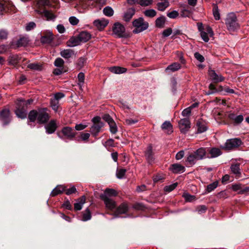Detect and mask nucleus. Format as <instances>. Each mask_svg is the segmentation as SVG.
Segmentation results:
<instances>
[{"mask_svg":"<svg viewBox=\"0 0 249 249\" xmlns=\"http://www.w3.org/2000/svg\"><path fill=\"white\" fill-rule=\"evenodd\" d=\"M170 169L174 173H180L185 171V167L178 163L172 164L170 167Z\"/></svg>","mask_w":249,"mask_h":249,"instance_id":"a211bd4d","label":"nucleus"},{"mask_svg":"<svg viewBox=\"0 0 249 249\" xmlns=\"http://www.w3.org/2000/svg\"><path fill=\"white\" fill-rule=\"evenodd\" d=\"M108 125L109 126V130L110 132L112 134L116 133L118 131V128L114 121L111 122L108 124Z\"/></svg>","mask_w":249,"mask_h":249,"instance_id":"a19ab883","label":"nucleus"},{"mask_svg":"<svg viewBox=\"0 0 249 249\" xmlns=\"http://www.w3.org/2000/svg\"><path fill=\"white\" fill-rule=\"evenodd\" d=\"M197 131L198 133H202L207 130V127L205 124H201L200 123H197Z\"/></svg>","mask_w":249,"mask_h":249,"instance_id":"09e8293b","label":"nucleus"},{"mask_svg":"<svg viewBox=\"0 0 249 249\" xmlns=\"http://www.w3.org/2000/svg\"><path fill=\"white\" fill-rule=\"evenodd\" d=\"M113 34L119 38H126L130 36L129 34L125 32L124 25L119 22H116L112 27Z\"/></svg>","mask_w":249,"mask_h":249,"instance_id":"20e7f679","label":"nucleus"},{"mask_svg":"<svg viewBox=\"0 0 249 249\" xmlns=\"http://www.w3.org/2000/svg\"><path fill=\"white\" fill-rule=\"evenodd\" d=\"M178 185V183L176 182L172 184L167 185L164 187V191L166 192L169 193L175 189Z\"/></svg>","mask_w":249,"mask_h":249,"instance_id":"a18cd8bd","label":"nucleus"},{"mask_svg":"<svg viewBox=\"0 0 249 249\" xmlns=\"http://www.w3.org/2000/svg\"><path fill=\"white\" fill-rule=\"evenodd\" d=\"M206 149L200 147L192 152H190L187 155L186 161L189 166L195 165L197 160L206 158Z\"/></svg>","mask_w":249,"mask_h":249,"instance_id":"f03ea898","label":"nucleus"},{"mask_svg":"<svg viewBox=\"0 0 249 249\" xmlns=\"http://www.w3.org/2000/svg\"><path fill=\"white\" fill-rule=\"evenodd\" d=\"M51 106L53 110L57 111L58 108L59 101L57 99L52 98L50 101Z\"/></svg>","mask_w":249,"mask_h":249,"instance_id":"c03bdc74","label":"nucleus"},{"mask_svg":"<svg viewBox=\"0 0 249 249\" xmlns=\"http://www.w3.org/2000/svg\"><path fill=\"white\" fill-rule=\"evenodd\" d=\"M177 82L176 80L173 78L171 79V88L173 92L175 93L177 90Z\"/></svg>","mask_w":249,"mask_h":249,"instance_id":"13d9d810","label":"nucleus"},{"mask_svg":"<svg viewBox=\"0 0 249 249\" xmlns=\"http://www.w3.org/2000/svg\"><path fill=\"white\" fill-rule=\"evenodd\" d=\"M167 16L171 18H175L178 16V13L177 11H173L168 13Z\"/></svg>","mask_w":249,"mask_h":249,"instance_id":"bf43d9fd","label":"nucleus"},{"mask_svg":"<svg viewBox=\"0 0 249 249\" xmlns=\"http://www.w3.org/2000/svg\"><path fill=\"white\" fill-rule=\"evenodd\" d=\"M208 35V34L205 31L201 32L200 33V36L202 40L205 42H208L209 40V38Z\"/></svg>","mask_w":249,"mask_h":249,"instance_id":"052dcab7","label":"nucleus"},{"mask_svg":"<svg viewBox=\"0 0 249 249\" xmlns=\"http://www.w3.org/2000/svg\"><path fill=\"white\" fill-rule=\"evenodd\" d=\"M227 29L230 31H234L239 27L236 15L231 13L228 15L225 21Z\"/></svg>","mask_w":249,"mask_h":249,"instance_id":"7ed1b4c3","label":"nucleus"},{"mask_svg":"<svg viewBox=\"0 0 249 249\" xmlns=\"http://www.w3.org/2000/svg\"><path fill=\"white\" fill-rule=\"evenodd\" d=\"M91 215L90 212L88 208H87L83 213V217L82 220L84 221L89 220L91 219Z\"/></svg>","mask_w":249,"mask_h":249,"instance_id":"e433bc0d","label":"nucleus"},{"mask_svg":"<svg viewBox=\"0 0 249 249\" xmlns=\"http://www.w3.org/2000/svg\"><path fill=\"white\" fill-rule=\"evenodd\" d=\"M86 197L83 196L79 199H77L76 202L74 204V209L75 211L81 210L83 204L85 203Z\"/></svg>","mask_w":249,"mask_h":249,"instance_id":"b1692460","label":"nucleus"},{"mask_svg":"<svg viewBox=\"0 0 249 249\" xmlns=\"http://www.w3.org/2000/svg\"><path fill=\"white\" fill-rule=\"evenodd\" d=\"M161 128L168 134L173 132V126L169 121H165L161 125Z\"/></svg>","mask_w":249,"mask_h":249,"instance_id":"393cba45","label":"nucleus"},{"mask_svg":"<svg viewBox=\"0 0 249 249\" xmlns=\"http://www.w3.org/2000/svg\"><path fill=\"white\" fill-rule=\"evenodd\" d=\"M26 108L23 107H19L17 106V109L15 110V114L18 118L25 119L27 116Z\"/></svg>","mask_w":249,"mask_h":249,"instance_id":"2eb2a0df","label":"nucleus"},{"mask_svg":"<svg viewBox=\"0 0 249 249\" xmlns=\"http://www.w3.org/2000/svg\"><path fill=\"white\" fill-rule=\"evenodd\" d=\"M33 102V100L32 99H28L27 100H25L22 99H19L17 100L16 105L17 106L21 107L22 106L25 108H27L28 106L30 105Z\"/></svg>","mask_w":249,"mask_h":249,"instance_id":"4be33fe9","label":"nucleus"},{"mask_svg":"<svg viewBox=\"0 0 249 249\" xmlns=\"http://www.w3.org/2000/svg\"><path fill=\"white\" fill-rule=\"evenodd\" d=\"M53 39V35H45L41 37L40 41L42 43H50Z\"/></svg>","mask_w":249,"mask_h":249,"instance_id":"f704fd0d","label":"nucleus"},{"mask_svg":"<svg viewBox=\"0 0 249 249\" xmlns=\"http://www.w3.org/2000/svg\"><path fill=\"white\" fill-rule=\"evenodd\" d=\"M69 21L72 25H76L79 22V19L74 16L70 17Z\"/></svg>","mask_w":249,"mask_h":249,"instance_id":"6e6d98bb","label":"nucleus"},{"mask_svg":"<svg viewBox=\"0 0 249 249\" xmlns=\"http://www.w3.org/2000/svg\"><path fill=\"white\" fill-rule=\"evenodd\" d=\"M194 56L196 60H197L198 61L200 62H203L205 60L203 56L198 52H196L195 53Z\"/></svg>","mask_w":249,"mask_h":249,"instance_id":"4d7b16f0","label":"nucleus"},{"mask_svg":"<svg viewBox=\"0 0 249 249\" xmlns=\"http://www.w3.org/2000/svg\"><path fill=\"white\" fill-rule=\"evenodd\" d=\"M109 70L111 72L115 74H122L127 71L126 68L118 66L110 67Z\"/></svg>","mask_w":249,"mask_h":249,"instance_id":"bb28decb","label":"nucleus"},{"mask_svg":"<svg viewBox=\"0 0 249 249\" xmlns=\"http://www.w3.org/2000/svg\"><path fill=\"white\" fill-rule=\"evenodd\" d=\"M103 119L104 121L107 122L108 123V124H109L111 122H113L114 121L113 119L108 114L104 115L103 116Z\"/></svg>","mask_w":249,"mask_h":249,"instance_id":"e2e57ef3","label":"nucleus"},{"mask_svg":"<svg viewBox=\"0 0 249 249\" xmlns=\"http://www.w3.org/2000/svg\"><path fill=\"white\" fill-rule=\"evenodd\" d=\"M61 132L64 136L70 139H72L75 136V133L71 127H64Z\"/></svg>","mask_w":249,"mask_h":249,"instance_id":"f8f14e48","label":"nucleus"},{"mask_svg":"<svg viewBox=\"0 0 249 249\" xmlns=\"http://www.w3.org/2000/svg\"><path fill=\"white\" fill-rule=\"evenodd\" d=\"M172 33V30L171 28H169L163 31L162 35L165 37L169 36Z\"/></svg>","mask_w":249,"mask_h":249,"instance_id":"338daca9","label":"nucleus"},{"mask_svg":"<svg viewBox=\"0 0 249 249\" xmlns=\"http://www.w3.org/2000/svg\"><path fill=\"white\" fill-rule=\"evenodd\" d=\"M64 64V61L60 57L57 58L54 62V65L56 67L63 68Z\"/></svg>","mask_w":249,"mask_h":249,"instance_id":"37998d69","label":"nucleus"},{"mask_svg":"<svg viewBox=\"0 0 249 249\" xmlns=\"http://www.w3.org/2000/svg\"><path fill=\"white\" fill-rule=\"evenodd\" d=\"M135 13V10L134 8H129L124 14V19L125 21H129Z\"/></svg>","mask_w":249,"mask_h":249,"instance_id":"a878e982","label":"nucleus"},{"mask_svg":"<svg viewBox=\"0 0 249 249\" xmlns=\"http://www.w3.org/2000/svg\"><path fill=\"white\" fill-rule=\"evenodd\" d=\"M133 25L135 27L133 32L134 34L141 33L148 28V23L144 21L142 18H139L135 19L132 22Z\"/></svg>","mask_w":249,"mask_h":249,"instance_id":"423d86ee","label":"nucleus"},{"mask_svg":"<svg viewBox=\"0 0 249 249\" xmlns=\"http://www.w3.org/2000/svg\"><path fill=\"white\" fill-rule=\"evenodd\" d=\"M18 62V56L17 55H12L9 57V63L13 65L17 64Z\"/></svg>","mask_w":249,"mask_h":249,"instance_id":"de8ad7c7","label":"nucleus"},{"mask_svg":"<svg viewBox=\"0 0 249 249\" xmlns=\"http://www.w3.org/2000/svg\"><path fill=\"white\" fill-rule=\"evenodd\" d=\"M78 36L81 42H86L91 38L90 34L87 31H82Z\"/></svg>","mask_w":249,"mask_h":249,"instance_id":"5701e85b","label":"nucleus"},{"mask_svg":"<svg viewBox=\"0 0 249 249\" xmlns=\"http://www.w3.org/2000/svg\"><path fill=\"white\" fill-rule=\"evenodd\" d=\"M153 0H139L138 4L142 6H147L152 3Z\"/></svg>","mask_w":249,"mask_h":249,"instance_id":"8fccbe9b","label":"nucleus"},{"mask_svg":"<svg viewBox=\"0 0 249 249\" xmlns=\"http://www.w3.org/2000/svg\"><path fill=\"white\" fill-rule=\"evenodd\" d=\"M36 11L38 14L41 15L48 21H54L56 18V16L52 11L44 10L43 11L39 10H36Z\"/></svg>","mask_w":249,"mask_h":249,"instance_id":"6e6552de","label":"nucleus"},{"mask_svg":"<svg viewBox=\"0 0 249 249\" xmlns=\"http://www.w3.org/2000/svg\"><path fill=\"white\" fill-rule=\"evenodd\" d=\"M128 211V206L126 204L122 203L116 209V213L117 214H123Z\"/></svg>","mask_w":249,"mask_h":249,"instance_id":"c756f323","label":"nucleus"},{"mask_svg":"<svg viewBox=\"0 0 249 249\" xmlns=\"http://www.w3.org/2000/svg\"><path fill=\"white\" fill-rule=\"evenodd\" d=\"M180 131L182 133H186L190 128V122L188 119H181L178 122Z\"/></svg>","mask_w":249,"mask_h":249,"instance_id":"1a4fd4ad","label":"nucleus"},{"mask_svg":"<svg viewBox=\"0 0 249 249\" xmlns=\"http://www.w3.org/2000/svg\"><path fill=\"white\" fill-rule=\"evenodd\" d=\"M46 133L48 134L53 133L56 129V124L54 120H51L45 126Z\"/></svg>","mask_w":249,"mask_h":249,"instance_id":"dca6fc26","label":"nucleus"},{"mask_svg":"<svg viewBox=\"0 0 249 249\" xmlns=\"http://www.w3.org/2000/svg\"><path fill=\"white\" fill-rule=\"evenodd\" d=\"M29 43V39L28 37H20L17 41L16 45L18 47L22 46H26Z\"/></svg>","mask_w":249,"mask_h":249,"instance_id":"2f4dec72","label":"nucleus"},{"mask_svg":"<svg viewBox=\"0 0 249 249\" xmlns=\"http://www.w3.org/2000/svg\"><path fill=\"white\" fill-rule=\"evenodd\" d=\"M104 195H105L106 197H110L111 196H116L117 193L115 190L114 189H107L104 192V193L100 195L101 198H102V196H103Z\"/></svg>","mask_w":249,"mask_h":249,"instance_id":"7c9ffc66","label":"nucleus"},{"mask_svg":"<svg viewBox=\"0 0 249 249\" xmlns=\"http://www.w3.org/2000/svg\"><path fill=\"white\" fill-rule=\"evenodd\" d=\"M231 169L232 173L235 175L240 174V164L235 163L232 164L231 166Z\"/></svg>","mask_w":249,"mask_h":249,"instance_id":"c9c22d12","label":"nucleus"},{"mask_svg":"<svg viewBox=\"0 0 249 249\" xmlns=\"http://www.w3.org/2000/svg\"><path fill=\"white\" fill-rule=\"evenodd\" d=\"M90 136V134L88 133H81L80 138L83 141H87Z\"/></svg>","mask_w":249,"mask_h":249,"instance_id":"774afa93","label":"nucleus"},{"mask_svg":"<svg viewBox=\"0 0 249 249\" xmlns=\"http://www.w3.org/2000/svg\"><path fill=\"white\" fill-rule=\"evenodd\" d=\"M209 74L212 81L215 83L221 82L224 80L222 75L217 74L214 70H210Z\"/></svg>","mask_w":249,"mask_h":249,"instance_id":"9b49d317","label":"nucleus"},{"mask_svg":"<svg viewBox=\"0 0 249 249\" xmlns=\"http://www.w3.org/2000/svg\"><path fill=\"white\" fill-rule=\"evenodd\" d=\"M206 210L207 208L204 205L199 206L196 209L197 211L199 214L204 213L206 212Z\"/></svg>","mask_w":249,"mask_h":249,"instance_id":"680f3d73","label":"nucleus"},{"mask_svg":"<svg viewBox=\"0 0 249 249\" xmlns=\"http://www.w3.org/2000/svg\"><path fill=\"white\" fill-rule=\"evenodd\" d=\"M60 54L62 57L66 59H69L76 55V53L74 51L70 49L62 50Z\"/></svg>","mask_w":249,"mask_h":249,"instance_id":"ddd939ff","label":"nucleus"},{"mask_svg":"<svg viewBox=\"0 0 249 249\" xmlns=\"http://www.w3.org/2000/svg\"><path fill=\"white\" fill-rule=\"evenodd\" d=\"M229 118L236 124H240L244 120V117L242 115H236L234 113H230L229 115Z\"/></svg>","mask_w":249,"mask_h":249,"instance_id":"6ab92c4d","label":"nucleus"},{"mask_svg":"<svg viewBox=\"0 0 249 249\" xmlns=\"http://www.w3.org/2000/svg\"><path fill=\"white\" fill-rule=\"evenodd\" d=\"M242 141L239 138L228 139L220 147L226 151H230L239 147L242 144Z\"/></svg>","mask_w":249,"mask_h":249,"instance_id":"39448f33","label":"nucleus"},{"mask_svg":"<svg viewBox=\"0 0 249 249\" xmlns=\"http://www.w3.org/2000/svg\"><path fill=\"white\" fill-rule=\"evenodd\" d=\"M78 85L80 86L83 85V84L84 83V80H85V75L84 73L83 72H80L78 74Z\"/></svg>","mask_w":249,"mask_h":249,"instance_id":"5fc2aeb1","label":"nucleus"},{"mask_svg":"<svg viewBox=\"0 0 249 249\" xmlns=\"http://www.w3.org/2000/svg\"><path fill=\"white\" fill-rule=\"evenodd\" d=\"M218 186V182L214 181L207 185L206 190V193H209L214 190Z\"/></svg>","mask_w":249,"mask_h":249,"instance_id":"58836bf2","label":"nucleus"},{"mask_svg":"<svg viewBox=\"0 0 249 249\" xmlns=\"http://www.w3.org/2000/svg\"><path fill=\"white\" fill-rule=\"evenodd\" d=\"M145 156L148 163L152 164L154 160V158L153 156L152 147L151 145L148 146L145 152Z\"/></svg>","mask_w":249,"mask_h":249,"instance_id":"aec40b11","label":"nucleus"},{"mask_svg":"<svg viewBox=\"0 0 249 249\" xmlns=\"http://www.w3.org/2000/svg\"><path fill=\"white\" fill-rule=\"evenodd\" d=\"M76 191V189L74 186H72L71 188L66 190V194L67 195H71L73 193H75Z\"/></svg>","mask_w":249,"mask_h":249,"instance_id":"0e129e2a","label":"nucleus"},{"mask_svg":"<svg viewBox=\"0 0 249 249\" xmlns=\"http://www.w3.org/2000/svg\"><path fill=\"white\" fill-rule=\"evenodd\" d=\"M165 22V17L164 16H161L158 18L155 21L156 27L158 28H163L164 26Z\"/></svg>","mask_w":249,"mask_h":249,"instance_id":"473e14b6","label":"nucleus"},{"mask_svg":"<svg viewBox=\"0 0 249 249\" xmlns=\"http://www.w3.org/2000/svg\"><path fill=\"white\" fill-rule=\"evenodd\" d=\"M213 15L215 20H219L220 19V14L218 11V7L214 6L213 8Z\"/></svg>","mask_w":249,"mask_h":249,"instance_id":"603ef678","label":"nucleus"},{"mask_svg":"<svg viewBox=\"0 0 249 249\" xmlns=\"http://www.w3.org/2000/svg\"><path fill=\"white\" fill-rule=\"evenodd\" d=\"M180 68V65L178 63H174L169 65L166 68V70H170L172 71H176Z\"/></svg>","mask_w":249,"mask_h":249,"instance_id":"4c0bfd02","label":"nucleus"},{"mask_svg":"<svg viewBox=\"0 0 249 249\" xmlns=\"http://www.w3.org/2000/svg\"><path fill=\"white\" fill-rule=\"evenodd\" d=\"M0 121L2 125H7L11 121L10 111L8 109H4L0 112Z\"/></svg>","mask_w":249,"mask_h":249,"instance_id":"0eeeda50","label":"nucleus"},{"mask_svg":"<svg viewBox=\"0 0 249 249\" xmlns=\"http://www.w3.org/2000/svg\"><path fill=\"white\" fill-rule=\"evenodd\" d=\"M157 12L154 9L146 10L144 12V14L146 17L153 18L156 15Z\"/></svg>","mask_w":249,"mask_h":249,"instance_id":"79ce46f5","label":"nucleus"},{"mask_svg":"<svg viewBox=\"0 0 249 249\" xmlns=\"http://www.w3.org/2000/svg\"><path fill=\"white\" fill-rule=\"evenodd\" d=\"M103 13L106 16L111 17L113 15L114 11L111 7L107 6L104 8Z\"/></svg>","mask_w":249,"mask_h":249,"instance_id":"ea45409f","label":"nucleus"},{"mask_svg":"<svg viewBox=\"0 0 249 249\" xmlns=\"http://www.w3.org/2000/svg\"><path fill=\"white\" fill-rule=\"evenodd\" d=\"M126 171L124 169H118L116 172V176L117 178L121 179L124 177Z\"/></svg>","mask_w":249,"mask_h":249,"instance_id":"49530a36","label":"nucleus"},{"mask_svg":"<svg viewBox=\"0 0 249 249\" xmlns=\"http://www.w3.org/2000/svg\"><path fill=\"white\" fill-rule=\"evenodd\" d=\"M49 3V0H39L37 2V4L39 6L48 5Z\"/></svg>","mask_w":249,"mask_h":249,"instance_id":"69168bd1","label":"nucleus"},{"mask_svg":"<svg viewBox=\"0 0 249 249\" xmlns=\"http://www.w3.org/2000/svg\"><path fill=\"white\" fill-rule=\"evenodd\" d=\"M103 123H97L93 124L90 128V132L91 134L96 137L100 131L101 128L103 126Z\"/></svg>","mask_w":249,"mask_h":249,"instance_id":"412c9836","label":"nucleus"},{"mask_svg":"<svg viewBox=\"0 0 249 249\" xmlns=\"http://www.w3.org/2000/svg\"><path fill=\"white\" fill-rule=\"evenodd\" d=\"M108 23V21L105 19H96L93 22L94 25L99 30H103Z\"/></svg>","mask_w":249,"mask_h":249,"instance_id":"4468645a","label":"nucleus"},{"mask_svg":"<svg viewBox=\"0 0 249 249\" xmlns=\"http://www.w3.org/2000/svg\"><path fill=\"white\" fill-rule=\"evenodd\" d=\"M28 68L34 70H39L41 69V66L37 63H33L28 65Z\"/></svg>","mask_w":249,"mask_h":249,"instance_id":"3c124183","label":"nucleus"},{"mask_svg":"<svg viewBox=\"0 0 249 249\" xmlns=\"http://www.w3.org/2000/svg\"><path fill=\"white\" fill-rule=\"evenodd\" d=\"M49 113L46 108L31 110L28 115V120L30 122H35L36 120L38 124L46 123L49 119Z\"/></svg>","mask_w":249,"mask_h":249,"instance_id":"f257e3e1","label":"nucleus"},{"mask_svg":"<svg viewBox=\"0 0 249 249\" xmlns=\"http://www.w3.org/2000/svg\"><path fill=\"white\" fill-rule=\"evenodd\" d=\"M69 44L68 45L70 47H74L79 45L81 43L80 40L79 39L78 36H73L71 37L69 40Z\"/></svg>","mask_w":249,"mask_h":249,"instance_id":"c85d7f7f","label":"nucleus"},{"mask_svg":"<svg viewBox=\"0 0 249 249\" xmlns=\"http://www.w3.org/2000/svg\"><path fill=\"white\" fill-rule=\"evenodd\" d=\"M65 190V187L63 185H57L51 192V196H55L61 194Z\"/></svg>","mask_w":249,"mask_h":249,"instance_id":"cd10ccee","label":"nucleus"},{"mask_svg":"<svg viewBox=\"0 0 249 249\" xmlns=\"http://www.w3.org/2000/svg\"><path fill=\"white\" fill-rule=\"evenodd\" d=\"M157 6L158 10L163 11L169 6V2L168 1L158 2Z\"/></svg>","mask_w":249,"mask_h":249,"instance_id":"72a5a7b5","label":"nucleus"},{"mask_svg":"<svg viewBox=\"0 0 249 249\" xmlns=\"http://www.w3.org/2000/svg\"><path fill=\"white\" fill-rule=\"evenodd\" d=\"M101 199L104 201L106 207L108 209L113 211L115 208L116 206V202L110 197H106L105 195H104Z\"/></svg>","mask_w":249,"mask_h":249,"instance_id":"9d476101","label":"nucleus"},{"mask_svg":"<svg viewBox=\"0 0 249 249\" xmlns=\"http://www.w3.org/2000/svg\"><path fill=\"white\" fill-rule=\"evenodd\" d=\"M209 154L210 156H206V158H215L222 154V152L218 148L213 147L209 149Z\"/></svg>","mask_w":249,"mask_h":249,"instance_id":"f3484780","label":"nucleus"},{"mask_svg":"<svg viewBox=\"0 0 249 249\" xmlns=\"http://www.w3.org/2000/svg\"><path fill=\"white\" fill-rule=\"evenodd\" d=\"M36 27V24L34 22H30L28 23L25 26V30L27 31H30L34 29Z\"/></svg>","mask_w":249,"mask_h":249,"instance_id":"864d4df0","label":"nucleus"}]
</instances>
